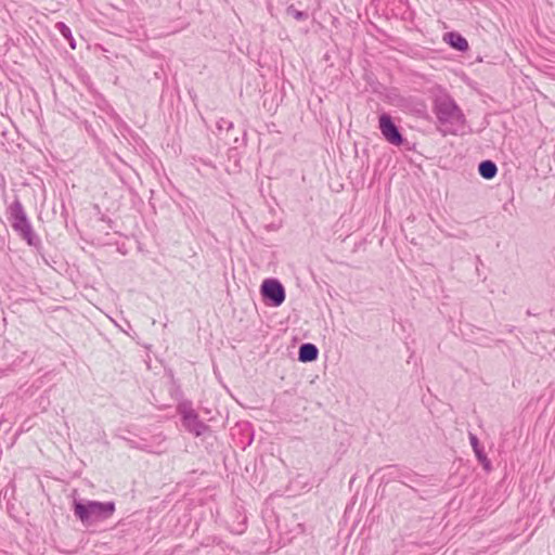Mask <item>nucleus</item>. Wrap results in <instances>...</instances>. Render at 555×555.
<instances>
[{
  "instance_id": "1",
  "label": "nucleus",
  "mask_w": 555,
  "mask_h": 555,
  "mask_svg": "<svg viewBox=\"0 0 555 555\" xmlns=\"http://www.w3.org/2000/svg\"><path fill=\"white\" fill-rule=\"evenodd\" d=\"M115 512L113 502L87 501L74 504V513L86 526H91L109 518Z\"/></svg>"
},
{
  "instance_id": "2",
  "label": "nucleus",
  "mask_w": 555,
  "mask_h": 555,
  "mask_svg": "<svg viewBox=\"0 0 555 555\" xmlns=\"http://www.w3.org/2000/svg\"><path fill=\"white\" fill-rule=\"evenodd\" d=\"M10 221L12 228L25 240L29 245L36 244V235L34 234L30 222L18 201L12 203L9 207Z\"/></svg>"
},
{
  "instance_id": "3",
  "label": "nucleus",
  "mask_w": 555,
  "mask_h": 555,
  "mask_svg": "<svg viewBox=\"0 0 555 555\" xmlns=\"http://www.w3.org/2000/svg\"><path fill=\"white\" fill-rule=\"evenodd\" d=\"M436 115L441 124L461 127L464 124V116L455 102L447 95L436 100Z\"/></svg>"
},
{
  "instance_id": "4",
  "label": "nucleus",
  "mask_w": 555,
  "mask_h": 555,
  "mask_svg": "<svg viewBox=\"0 0 555 555\" xmlns=\"http://www.w3.org/2000/svg\"><path fill=\"white\" fill-rule=\"evenodd\" d=\"M178 411L182 416L183 426L190 433L201 436L206 431L207 426L199 421L197 413L194 411L190 402L180 403Z\"/></svg>"
},
{
  "instance_id": "5",
  "label": "nucleus",
  "mask_w": 555,
  "mask_h": 555,
  "mask_svg": "<svg viewBox=\"0 0 555 555\" xmlns=\"http://www.w3.org/2000/svg\"><path fill=\"white\" fill-rule=\"evenodd\" d=\"M261 296L273 307H280L285 301V288L276 279H266L260 286Z\"/></svg>"
},
{
  "instance_id": "6",
  "label": "nucleus",
  "mask_w": 555,
  "mask_h": 555,
  "mask_svg": "<svg viewBox=\"0 0 555 555\" xmlns=\"http://www.w3.org/2000/svg\"><path fill=\"white\" fill-rule=\"evenodd\" d=\"M378 121L379 130L384 139L391 145L400 146L403 143V137L391 117L388 114H382Z\"/></svg>"
},
{
  "instance_id": "7",
  "label": "nucleus",
  "mask_w": 555,
  "mask_h": 555,
  "mask_svg": "<svg viewBox=\"0 0 555 555\" xmlns=\"http://www.w3.org/2000/svg\"><path fill=\"white\" fill-rule=\"evenodd\" d=\"M319 350L313 344H304L299 347L298 359L301 362H312L318 358Z\"/></svg>"
},
{
  "instance_id": "8",
  "label": "nucleus",
  "mask_w": 555,
  "mask_h": 555,
  "mask_svg": "<svg viewBox=\"0 0 555 555\" xmlns=\"http://www.w3.org/2000/svg\"><path fill=\"white\" fill-rule=\"evenodd\" d=\"M478 171L485 179H492L498 172L496 165L491 160H483L479 164Z\"/></svg>"
},
{
  "instance_id": "9",
  "label": "nucleus",
  "mask_w": 555,
  "mask_h": 555,
  "mask_svg": "<svg viewBox=\"0 0 555 555\" xmlns=\"http://www.w3.org/2000/svg\"><path fill=\"white\" fill-rule=\"evenodd\" d=\"M450 44L459 51H465L468 48V43L465 38L459 34L450 33L449 35Z\"/></svg>"
},
{
  "instance_id": "10",
  "label": "nucleus",
  "mask_w": 555,
  "mask_h": 555,
  "mask_svg": "<svg viewBox=\"0 0 555 555\" xmlns=\"http://www.w3.org/2000/svg\"><path fill=\"white\" fill-rule=\"evenodd\" d=\"M286 12L288 15L293 16L297 21H304L308 18L307 13L297 10L294 5H289Z\"/></svg>"
},
{
  "instance_id": "11",
  "label": "nucleus",
  "mask_w": 555,
  "mask_h": 555,
  "mask_svg": "<svg viewBox=\"0 0 555 555\" xmlns=\"http://www.w3.org/2000/svg\"><path fill=\"white\" fill-rule=\"evenodd\" d=\"M55 28L61 33V35L65 39L70 38L72 31H70L69 27L66 24H64L62 22H59V23L55 24Z\"/></svg>"
},
{
  "instance_id": "12",
  "label": "nucleus",
  "mask_w": 555,
  "mask_h": 555,
  "mask_svg": "<svg viewBox=\"0 0 555 555\" xmlns=\"http://www.w3.org/2000/svg\"><path fill=\"white\" fill-rule=\"evenodd\" d=\"M478 461L486 467L488 468L490 466V462L489 460L487 459L486 454L483 453L482 449H478V450H475L474 451Z\"/></svg>"
},
{
  "instance_id": "13",
  "label": "nucleus",
  "mask_w": 555,
  "mask_h": 555,
  "mask_svg": "<svg viewBox=\"0 0 555 555\" xmlns=\"http://www.w3.org/2000/svg\"><path fill=\"white\" fill-rule=\"evenodd\" d=\"M469 441L474 451L480 449L479 440L475 435L469 434Z\"/></svg>"
},
{
  "instance_id": "14",
  "label": "nucleus",
  "mask_w": 555,
  "mask_h": 555,
  "mask_svg": "<svg viewBox=\"0 0 555 555\" xmlns=\"http://www.w3.org/2000/svg\"><path fill=\"white\" fill-rule=\"evenodd\" d=\"M66 40L68 41L72 49L76 48V42L73 36H70V38H67Z\"/></svg>"
}]
</instances>
